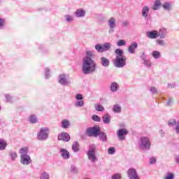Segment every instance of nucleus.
I'll use <instances>...</instances> for the list:
<instances>
[{"label": "nucleus", "mask_w": 179, "mask_h": 179, "mask_svg": "<svg viewBox=\"0 0 179 179\" xmlns=\"http://www.w3.org/2000/svg\"><path fill=\"white\" fill-rule=\"evenodd\" d=\"M86 55L83 59V73L84 75H90V73H94L96 72L97 64L94 62V60L92 59L93 57V52L92 51H87Z\"/></svg>", "instance_id": "obj_1"}, {"label": "nucleus", "mask_w": 179, "mask_h": 179, "mask_svg": "<svg viewBox=\"0 0 179 179\" xmlns=\"http://www.w3.org/2000/svg\"><path fill=\"white\" fill-rule=\"evenodd\" d=\"M115 54L116 57L113 62L114 66L116 68H124L127 65V57L124 55V50L117 48L115 50Z\"/></svg>", "instance_id": "obj_2"}, {"label": "nucleus", "mask_w": 179, "mask_h": 179, "mask_svg": "<svg viewBox=\"0 0 179 179\" xmlns=\"http://www.w3.org/2000/svg\"><path fill=\"white\" fill-rule=\"evenodd\" d=\"M29 148L24 147L20 150V163L23 166H29L31 163V158L29 155Z\"/></svg>", "instance_id": "obj_3"}, {"label": "nucleus", "mask_w": 179, "mask_h": 179, "mask_svg": "<svg viewBox=\"0 0 179 179\" xmlns=\"http://www.w3.org/2000/svg\"><path fill=\"white\" fill-rule=\"evenodd\" d=\"M150 146H152V143H150V140L146 136H142L138 140V148L143 152H146L148 150H150Z\"/></svg>", "instance_id": "obj_4"}, {"label": "nucleus", "mask_w": 179, "mask_h": 179, "mask_svg": "<svg viewBox=\"0 0 179 179\" xmlns=\"http://www.w3.org/2000/svg\"><path fill=\"white\" fill-rule=\"evenodd\" d=\"M97 147L94 144H91L89 145V150L87 152V156L88 159L92 162V163H94L97 162V157H96V150Z\"/></svg>", "instance_id": "obj_5"}, {"label": "nucleus", "mask_w": 179, "mask_h": 179, "mask_svg": "<svg viewBox=\"0 0 179 179\" xmlns=\"http://www.w3.org/2000/svg\"><path fill=\"white\" fill-rule=\"evenodd\" d=\"M50 135V129L48 127H43L40 129L39 132L37 134L38 141H47Z\"/></svg>", "instance_id": "obj_6"}, {"label": "nucleus", "mask_w": 179, "mask_h": 179, "mask_svg": "<svg viewBox=\"0 0 179 179\" xmlns=\"http://www.w3.org/2000/svg\"><path fill=\"white\" fill-rule=\"evenodd\" d=\"M85 134L87 136L97 138L100 134V127L99 126H94L92 127H88L85 130Z\"/></svg>", "instance_id": "obj_7"}, {"label": "nucleus", "mask_w": 179, "mask_h": 179, "mask_svg": "<svg viewBox=\"0 0 179 179\" xmlns=\"http://www.w3.org/2000/svg\"><path fill=\"white\" fill-rule=\"evenodd\" d=\"M108 26L109 27L108 33L109 34H113L115 31V27H117V20L115 17H110L108 20Z\"/></svg>", "instance_id": "obj_8"}, {"label": "nucleus", "mask_w": 179, "mask_h": 179, "mask_svg": "<svg viewBox=\"0 0 179 179\" xmlns=\"http://www.w3.org/2000/svg\"><path fill=\"white\" fill-rule=\"evenodd\" d=\"M58 82L62 86H68V85H71V81L68 80V76L64 73L59 76Z\"/></svg>", "instance_id": "obj_9"}, {"label": "nucleus", "mask_w": 179, "mask_h": 179, "mask_svg": "<svg viewBox=\"0 0 179 179\" xmlns=\"http://www.w3.org/2000/svg\"><path fill=\"white\" fill-rule=\"evenodd\" d=\"M129 131L126 129H120L117 131V135L119 141H125L127 139V134H129Z\"/></svg>", "instance_id": "obj_10"}, {"label": "nucleus", "mask_w": 179, "mask_h": 179, "mask_svg": "<svg viewBox=\"0 0 179 179\" xmlns=\"http://www.w3.org/2000/svg\"><path fill=\"white\" fill-rule=\"evenodd\" d=\"M150 10V8L148 6H144L142 8L141 15L145 20H147V22H149V20H150V17H149Z\"/></svg>", "instance_id": "obj_11"}, {"label": "nucleus", "mask_w": 179, "mask_h": 179, "mask_svg": "<svg viewBox=\"0 0 179 179\" xmlns=\"http://www.w3.org/2000/svg\"><path fill=\"white\" fill-rule=\"evenodd\" d=\"M58 141H63V142H69L71 141V136L66 132L59 134L57 136Z\"/></svg>", "instance_id": "obj_12"}, {"label": "nucleus", "mask_w": 179, "mask_h": 179, "mask_svg": "<svg viewBox=\"0 0 179 179\" xmlns=\"http://www.w3.org/2000/svg\"><path fill=\"white\" fill-rule=\"evenodd\" d=\"M127 176L130 179H139V176H138V173H136V170L134 168H130L127 171Z\"/></svg>", "instance_id": "obj_13"}, {"label": "nucleus", "mask_w": 179, "mask_h": 179, "mask_svg": "<svg viewBox=\"0 0 179 179\" xmlns=\"http://www.w3.org/2000/svg\"><path fill=\"white\" fill-rule=\"evenodd\" d=\"M59 154L61 157H62L64 160H68L71 157V154L69 153V151L64 148H61L59 150Z\"/></svg>", "instance_id": "obj_14"}, {"label": "nucleus", "mask_w": 179, "mask_h": 179, "mask_svg": "<svg viewBox=\"0 0 179 179\" xmlns=\"http://www.w3.org/2000/svg\"><path fill=\"white\" fill-rule=\"evenodd\" d=\"M146 36L148 37V38L155 39L159 37V33L156 30L150 31L146 33Z\"/></svg>", "instance_id": "obj_15"}, {"label": "nucleus", "mask_w": 179, "mask_h": 179, "mask_svg": "<svg viewBox=\"0 0 179 179\" xmlns=\"http://www.w3.org/2000/svg\"><path fill=\"white\" fill-rule=\"evenodd\" d=\"M100 64L103 68H108L110 66V60L106 57H102L100 58Z\"/></svg>", "instance_id": "obj_16"}, {"label": "nucleus", "mask_w": 179, "mask_h": 179, "mask_svg": "<svg viewBox=\"0 0 179 179\" xmlns=\"http://www.w3.org/2000/svg\"><path fill=\"white\" fill-rule=\"evenodd\" d=\"M75 15L77 17H85L86 11L83 8H79L76 10Z\"/></svg>", "instance_id": "obj_17"}, {"label": "nucleus", "mask_w": 179, "mask_h": 179, "mask_svg": "<svg viewBox=\"0 0 179 179\" xmlns=\"http://www.w3.org/2000/svg\"><path fill=\"white\" fill-rule=\"evenodd\" d=\"M158 37L166 38V37H167V29L160 28L158 31Z\"/></svg>", "instance_id": "obj_18"}, {"label": "nucleus", "mask_w": 179, "mask_h": 179, "mask_svg": "<svg viewBox=\"0 0 179 179\" xmlns=\"http://www.w3.org/2000/svg\"><path fill=\"white\" fill-rule=\"evenodd\" d=\"M136 48H138V43L133 42L128 48L129 54H135V50H136Z\"/></svg>", "instance_id": "obj_19"}, {"label": "nucleus", "mask_w": 179, "mask_h": 179, "mask_svg": "<svg viewBox=\"0 0 179 179\" xmlns=\"http://www.w3.org/2000/svg\"><path fill=\"white\" fill-rule=\"evenodd\" d=\"M103 124H110L111 122V117L108 114H105L102 117Z\"/></svg>", "instance_id": "obj_20"}, {"label": "nucleus", "mask_w": 179, "mask_h": 179, "mask_svg": "<svg viewBox=\"0 0 179 179\" xmlns=\"http://www.w3.org/2000/svg\"><path fill=\"white\" fill-rule=\"evenodd\" d=\"M62 128L64 129H67V128H69L71 127V123L69 122V120L64 119L62 121Z\"/></svg>", "instance_id": "obj_21"}, {"label": "nucleus", "mask_w": 179, "mask_h": 179, "mask_svg": "<svg viewBox=\"0 0 179 179\" xmlns=\"http://www.w3.org/2000/svg\"><path fill=\"white\" fill-rule=\"evenodd\" d=\"M164 0H156L152 7L153 10H157L162 6V2Z\"/></svg>", "instance_id": "obj_22"}, {"label": "nucleus", "mask_w": 179, "mask_h": 179, "mask_svg": "<svg viewBox=\"0 0 179 179\" xmlns=\"http://www.w3.org/2000/svg\"><path fill=\"white\" fill-rule=\"evenodd\" d=\"M110 92H115L118 89H120V85H118V83L113 82L110 85Z\"/></svg>", "instance_id": "obj_23"}, {"label": "nucleus", "mask_w": 179, "mask_h": 179, "mask_svg": "<svg viewBox=\"0 0 179 179\" xmlns=\"http://www.w3.org/2000/svg\"><path fill=\"white\" fill-rule=\"evenodd\" d=\"M98 136H99V138L102 142H107V134L104 132H101V130H100Z\"/></svg>", "instance_id": "obj_24"}, {"label": "nucleus", "mask_w": 179, "mask_h": 179, "mask_svg": "<svg viewBox=\"0 0 179 179\" xmlns=\"http://www.w3.org/2000/svg\"><path fill=\"white\" fill-rule=\"evenodd\" d=\"M79 147V143H78V141L74 142L72 145L73 152H74V153H78L80 150Z\"/></svg>", "instance_id": "obj_25"}, {"label": "nucleus", "mask_w": 179, "mask_h": 179, "mask_svg": "<svg viewBox=\"0 0 179 179\" xmlns=\"http://www.w3.org/2000/svg\"><path fill=\"white\" fill-rule=\"evenodd\" d=\"M113 113H115L116 114H120V113H121L122 111L121 106H120L119 104H115L113 107Z\"/></svg>", "instance_id": "obj_26"}, {"label": "nucleus", "mask_w": 179, "mask_h": 179, "mask_svg": "<svg viewBox=\"0 0 179 179\" xmlns=\"http://www.w3.org/2000/svg\"><path fill=\"white\" fill-rule=\"evenodd\" d=\"M9 156H10L12 162H15L16 160V159L17 158V154L16 153V152H15L13 150H10L9 152Z\"/></svg>", "instance_id": "obj_27"}, {"label": "nucleus", "mask_w": 179, "mask_h": 179, "mask_svg": "<svg viewBox=\"0 0 179 179\" xmlns=\"http://www.w3.org/2000/svg\"><path fill=\"white\" fill-rule=\"evenodd\" d=\"M162 8H164L165 10H168V12H170V10H171V3H170L169 2H165L162 5Z\"/></svg>", "instance_id": "obj_28"}, {"label": "nucleus", "mask_w": 179, "mask_h": 179, "mask_svg": "<svg viewBox=\"0 0 179 179\" xmlns=\"http://www.w3.org/2000/svg\"><path fill=\"white\" fill-rule=\"evenodd\" d=\"M113 45L110 43H106L103 45H102L103 52H106V51H108Z\"/></svg>", "instance_id": "obj_29"}, {"label": "nucleus", "mask_w": 179, "mask_h": 179, "mask_svg": "<svg viewBox=\"0 0 179 179\" xmlns=\"http://www.w3.org/2000/svg\"><path fill=\"white\" fill-rule=\"evenodd\" d=\"M152 56L155 59H159L162 57V55H160V52L157 50H154L152 53Z\"/></svg>", "instance_id": "obj_30"}, {"label": "nucleus", "mask_w": 179, "mask_h": 179, "mask_svg": "<svg viewBox=\"0 0 179 179\" xmlns=\"http://www.w3.org/2000/svg\"><path fill=\"white\" fill-rule=\"evenodd\" d=\"M6 146H8L6 141L3 140H0V150H5Z\"/></svg>", "instance_id": "obj_31"}, {"label": "nucleus", "mask_w": 179, "mask_h": 179, "mask_svg": "<svg viewBox=\"0 0 179 179\" xmlns=\"http://www.w3.org/2000/svg\"><path fill=\"white\" fill-rule=\"evenodd\" d=\"M70 171L73 173V174H78V173H79V169L75 165H71L70 167Z\"/></svg>", "instance_id": "obj_32"}, {"label": "nucleus", "mask_w": 179, "mask_h": 179, "mask_svg": "<svg viewBox=\"0 0 179 179\" xmlns=\"http://www.w3.org/2000/svg\"><path fill=\"white\" fill-rule=\"evenodd\" d=\"M168 125L169 127H174V126L177 125V121L176 120V119L171 118L168 120Z\"/></svg>", "instance_id": "obj_33"}, {"label": "nucleus", "mask_w": 179, "mask_h": 179, "mask_svg": "<svg viewBox=\"0 0 179 179\" xmlns=\"http://www.w3.org/2000/svg\"><path fill=\"white\" fill-rule=\"evenodd\" d=\"M40 179H50V173L47 172H43L39 176Z\"/></svg>", "instance_id": "obj_34"}, {"label": "nucleus", "mask_w": 179, "mask_h": 179, "mask_svg": "<svg viewBox=\"0 0 179 179\" xmlns=\"http://www.w3.org/2000/svg\"><path fill=\"white\" fill-rule=\"evenodd\" d=\"M95 50H97V52H103V45L97 43L95 45Z\"/></svg>", "instance_id": "obj_35"}, {"label": "nucleus", "mask_w": 179, "mask_h": 179, "mask_svg": "<svg viewBox=\"0 0 179 179\" xmlns=\"http://www.w3.org/2000/svg\"><path fill=\"white\" fill-rule=\"evenodd\" d=\"M124 45H127V42L124 39H120L117 42V47H122Z\"/></svg>", "instance_id": "obj_36"}, {"label": "nucleus", "mask_w": 179, "mask_h": 179, "mask_svg": "<svg viewBox=\"0 0 179 179\" xmlns=\"http://www.w3.org/2000/svg\"><path fill=\"white\" fill-rule=\"evenodd\" d=\"M94 108L96 111H104V107L100 104H95Z\"/></svg>", "instance_id": "obj_37"}, {"label": "nucleus", "mask_w": 179, "mask_h": 179, "mask_svg": "<svg viewBox=\"0 0 179 179\" xmlns=\"http://www.w3.org/2000/svg\"><path fill=\"white\" fill-rule=\"evenodd\" d=\"M92 120L95 122H100L101 121V118L97 115H92Z\"/></svg>", "instance_id": "obj_38"}, {"label": "nucleus", "mask_w": 179, "mask_h": 179, "mask_svg": "<svg viewBox=\"0 0 179 179\" xmlns=\"http://www.w3.org/2000/svg\"><path fill=\"white\" fill-rule=\"evenodd\" d=\"M29 121L31 124H36L37 122V117L36 115H32L29 117Z\"/></svg>", "instance_id": "obj_39"}, {"label": "nucleus", "mask_w": 179, "mask_h": 179, "mask_svg": "<svg viewBox=\"0 0 179 179\" xmlns=\"http://www.w3.org/2000/svg\"><path fill=\"white\" fill-rule=\"evenodd\" d=\"M85 106V102L83 101H78L75 102L76 107H83Z\"/></svg>", "instance_id": "obj_40"}, {"label": "nucleus", "mask_w": 179, "mask_h": 179, "mask_svg": "<svg viewBox=\"0 0 179 179\" xmlns=\"http://www.w3.org/2000/svg\"><path fill=\"white\" fill-rule=\"evenodd\" d=\"M64 17L69 23L71 22H73V16L72 15H64Z\"/></svg>", "instance_id": "obj_41"}, {"label": "nucleus", "mask_w": 179, "mask_h": 179, "mask_svg": "<svg viewBox=\"0 0 179 179\" xmlns=\"http://www.w3.org/2000/svg\"><path fill=\"white\" fill-rule=\"evenodd\" d=\"M157 44L161 45L162 47H164V45H166V41H164V40L159 39L157 41Z\"/></svg>", "instance_id": "obj_42"}, {"label": "nucleus", "mask_w": 179, "mask_h": 179, "mask_svg": "<svg viewBox=\"0 0 179 179\" xmlns=\"http://www.w3.org/2000/svg\"><path fill=\"white\" fill-rule=\"evenodd\" d=\"M108 155H114L115 153V148L110 147L108 150Z\"/></svg>", "instance_id": "obj_43"}, {"label": "nucleus", "mask_w": 179, "mask_h": 179, "mask_svg": "<svg viewBox=\"0 0 179 179\" xmlns=\"http://www.w3.org/2000/svg\"><path fill=\"white\" fill-rule=\"evenodd\" d=\"M50 69L49 68H45V79H48L50 78Z\"/></svg>", "instance_id": "obj_44"}, {"label": "nucleus", "mask_w": 179, "mask_h": 179, "mask_svg": "<svg viewBox=\"0 0 179 179\" xmlns=\"http://www.w3.org/2000/svg\"><path fill=\"white\" fill-rule=\"evenodd\" d=\"M176 176H174V173H168L166 174V176L165 177V179H174Z\"/></svg>", "instance_id": "obj_45"}, {"label": "nucleus", "mask_w": 179, "mask_h": 179, "mask_svg": "<svg viewBox=\"0 0 179 179\" xmlns=\"http://www.w3.org/2000/svg\"><path fill=\"white\" fill-rule=\"evenodd\" d=\"M112 179H121L122 178V176L121 173H114L112 176H111Z\"/></svg>", "instance_id": "obj_46"}, {"label": "nucleus", "mask_w": 179, "mask_h": 179, "mask_svg": "<svg viewBox=\"0 0 179 179\" xmlns=\"http://www.w3.org/2000/svg\"><path fill=\"white\" fill-rule=\"evenodd\" d=\"M150 92H151V93H152V94H157V93H159L157 92V89H156V87H151L150 89Z\"/></svg>", "instance_id": "obj_47"}, {"label": "nucleus", "mask_w": 179, "mask_h": 179, "mask_svg": "<svg viewBox=\"0 0 179 179\" xmlns=\"http://www.w3.org/2000/svg\"><path fill=\"white\" fill-rule=\"evenodd\" d=\"M150 164H156V158L155 157H152L149 159Z\"/></svg>", "instance_id": "obj_48"}, {"label": "nucleus", "mask_w": 179, "mask_h": 179, "mask_svg": "<svg viewBox=\"0 0 179 179\" xmlns=\"http://www.w3.org/2000/svg\"><path fill=\"white\" fill-rule=\"evenodd\" d=\"M76 100L82 101V100H83V95H82L80 94H77L76 95Z\"/></svg>", "instance_id": "obj_49"}, {"label": "nucleus", "mask_w": 179, "mask_h": 179, "mask_svg": "<svg viewBox=\"0 0 179 179\" xmlns=\"http://www.w3.org/2000/svg\"><path fill=\"white\" fill-rule=\"evenodd\" d=\"M144 59V65H146V66H150L152 65V63H150V61Z\"/></svg>", "instance_id": "obj_50"}, {"label": "nucleus", "mask_w": 179, "mask_h": 179, "mask_svg": "<svg viewBox=\"0 0 179 179\" xmlns=\"http://www.w3.org/2000/svg\"><path fill=\"white\" fill-rule=\"evenodd\" d=\"M6 99L8 101V103H12V97L9 94L6 95Z\"/></svg>", "instance_id": "obj_51"}, {"label": "nucleus", "mask_w": 179, "mask_h": 179, "mask_svg": "<svg viewBox=\"0 0 179 179\" xmlns=\"http://www.w3.org/2000/svg\"><path fill=\"white\" fill-rule=\"evenodd\" d=\"M129 26V22L128 21H124L122 23V27H128Z\"/></svg>", "instance_id": "obj_52"}, {"label": "nucleus", "mask_w": 179, "mask_h": 179, "mask_svg": "<svg viewBox=\"0 0 179 179\" xmlns=\"http://www.w3.org/2000/svg\"><path fill=\"white\" fill-rule=\"evenodd\" d=\"M175 162L176 163V164H179V155H175Z\"/></svg>", "instance_id": "obj_53"}, {"label": "nucleus", "mask_w": 179, "mask_h": 179, "mask_svg": "<svg viewBox=\"0 0 179 179\" xmlns=\"http://www.w3.org/2000/svg\"><path fill=\"white\" fill-rule=\"evenodd\" d=\"M176 134H179V121H178L177 124H176Z\"/></svg>", "instance_id": "obj_54"}, {"label": "nucleus", "mask_w": 179, "mask_h": 179, "mask_svg": "<svg viewBox=\"0 0 179 179\" xmlns=\"http://www.w3.org/2000/svg\"><path fill=\"white\" fill-rule=\"evenodd\" d=\"M0 27H3V19L0 18Z\"/></svg>", "instance_id": "obj_55"}, {"label": "nucleus", "mask_w": 179, "mask_h": 179, "mask_svg": "<svg viewBox=\"0 0 179 179\" xmlns=\"http://www.w3.org/2000/svg\"><path fill=\"white\" fill-rule=\"evenodd\" d=\"M167 106H171V99H169V101L166 103Z\"/></svg>", "instance_id": "obj_56"}, {"label": "nucleus", "mask_w": 179, "mask_h": 179, "mask_svg": "<svg viewBox=\"0 0 179 179\" xmlns=\"http://www.w3.org/2000/svg\"><path fill=\"white\" fill-rule=\"evenodd\" d=\"M159 134H160L161 136H163L164 135V131H163V130H160Z\"/></svg>", "instance_id": "obj_57"}, {"label": "nucleus", "mask_w": 179, "mask_h": 179, "mask_svg": "<svg viewBox=\"0 0 179 179\" xmlns=\"http://www.w3.org/2000/svg\"><path fill=\"white\" fill-rule=\"evenodd\" d=\"M168 87H174V85L173 84H169Z\"/></svg>", "instance_id": "obj_58"}, {"label": "nucleus", "mask_w": 179, "mask_h": 179, "mask_svg": "<svg viewBox=\"0 0 179 179\" xmlns=\"http://www.w3.org/2000/svg\"><path fill=\"white\" fill-rule=\"evenodd\" d=\"M0 111H1V106H0Z\"/></svg>", "instance_id": "obj_59"}]
</instances>
